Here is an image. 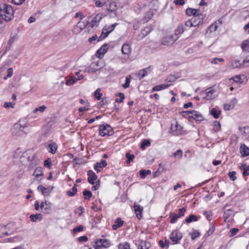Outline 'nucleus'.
Segmentation results:
<instances>
[{"label": "nucleus", "instance_id": "obj_1", "mask_svg": "<svg viewBox=\"0 0 249 249\" xmlns=\"http://www.w3.org/2000/svg\"><path fill=\"white\" fill-rule=\"evenodd\" d=\"M14 16V10L12 6L7 4H0V17L6 21L11 20Z\"/></svg>", "mask_w": 249, "mask_h": 249}, {"label": "nucleus", "instance_id": "obj_2", "mask_svg": "<svg viewBox=\"0 0 249 249\" xmlns=\"http://www.w3.org/2000/svg\"><path fill=\"white\" fill-rule=\"evenodd\" d=\"M182 113L184 114L183 115L184 116H188L189 118L195 120L196 121H202L204 119L202 115L196 110L182 111Z\"/></svg>", "mask_w": 249, "mask_h": 249}, {"label": "nucleus", "instance_id": "obj_3", "mask_svg": "<svg viewBox=\"0 0 249 249\" xmlns=\"http://www.w3.org/2000/svg\"><path fill=\"white\" fill-rule=\"evenodd\" d=\"M25 126H22L19 123H16L14 124L11 131L13 135L20 136L24 134V129Z\"/></svg>", "mask_w": 249, "mask_h": 249}, {"label": "nucleus", "instance_id": "obj_4", "mask_svg": "<svg viewBox=\"0 0 249 249\" xmlns=\"http://www.w3.org/2000/svg\"><path fill=\"white\" fill-rule=\"evenodd\" d=\"M113 131L111 127L107 124L101 125L99 127V134L101 136H110L113 134Z\"/></svg>", "mask_w": 249, "mask_h": 249}, {"label": "nucleus", "instance_id": "obj_5", "mask_svg": "<svg viewBox=\"0 0 249 249\" xmlns=\"http://www.w3.org/2000/svg\"><path fill=\"white\" fill-rule=\"evenodd\" d=\"M178 36L176 34L166 36L161 40V44L163 45H172L177 40Z\"/></svg>", "mask_w": 249, "mask_h": 249}, {"label": "nucleus", "instance_id": "obj_6", "mask_svg": "<svg viewBox=\"0 0 249 249\" xmlns=\"http://www.w3.org/2000/svg\"><path fill=\"white\" fill-rule=\"evenodd\" d=\"M186 211V207H182L178 210V213H171L169 217L171 218L170 222L171 223H175L178 218L184 216V213Z\"/></svg>", "mask_w": 249, "mask_h": 249}, {"label": "nucleus", "instance_id": "obj_7", "mask_svg": "<svg viewBox=\"0 0 249 249\" xmlns=\"http://www.w3.org/2000/svg\"><path fill=\"white\" fill-rule=\"evenodd\" d=\"M170 238L175 244H178L182 238V234L178 231L175 230L172 232Z\"/></svg>", "mask_w": 249, "mask_h": 249}, {"label": "nucleus", "instance_id": "obj_8", "mask_svg": "<svg viewBox=\"0 0 249 249\" xmlns=\"http://www.w3.org/2000/svg\"><path fill=\"white\" fill-rule=\"evenodd\" d=\"M110 246L109 242L105 239H100L95 242V249H100L102 247L107 248Z\"/></svg>", "mask_w": 249, "mask_h": 249}, {"label": "nucleus", "instance_id": "obj_9", "mask_svg": "<svg viewBox=\"0 0 249 249\" xmlns=\"http://www.w3.org/2000/svg\"><path fill=\"white\" fill-rule=\"evenodd\" d=\"M186 14L189 16H193V17H203V15L201 14L200 11L199 9H192L188 8L186 10Z\"/></svg>", "mask_w": 249, "mask_h": 249}, {"label": "nucleus", "instance_id": "obj_10", "mask_svg": "<svg viewBox=\"0 0 249 249\" xmlns=\"http://www.w3.org/2000/svg\"><path fill=\"white\" fill-rule=\"evenodd\" d=\"M206 96L204 98L208 100H212L214 98V94L215 93V90L214 89V87H211L207 88L205 90Z\"/></svg>", "mask_w": 249, "mask_h": 249}, {"label": "nucleus", "instance_id": "obj_11", "mask_svg": "<svg viewBox=\"0 0 249 249\" xmlns=\"http://www.w3.org/2000/svg\"><path fill=\"white\" fill-rule=\"evenodd\" d=\"M152 71V67L150 66L145 69L140 70L138 73V76L140 80L144 77L150 73Z\"/></svg>", "mask_w": 249, "mask_h": 249}, {"label": "nucleus", "instance_id": "obj_12", "mask_svg": "<svg viewBox=\"0 0 249 249\" xmlns=\"http://www.w3.org/2000/svg\"><path fill=\"white\" fill-rule=\"evenodd\" d=\"M10 225H0V237L8 235L11 234V232H9L8 229L9 228Z\"/></svg>", "mask_w": 249, "mask_h": 249}, {"label": "nucleus", "instance_id": "obj_13", "mask_svg": "<svg viewBox=\"0 0 249 249\" xmlns=\"http://www.w3.org/2000/svg\"><path fill=\"white\" fill-rule=\"evenodd\" d=\"M102 16L103 14L101 13L97 14L89 22V26L93 28L97 23H98L103 18Z\"/></svg>", "mask_w": 249, "mask_h": 249}, {"label": "nucleus", "instance_id": "obj_14", "mask_svg": "<svg viewBox=\"0 0 249 249\" xmlns=\"http://www.w3.org/2000/svg\"><path fill=\"white\" fill-rule=\"evenodd\" d=\"M108 49V44H104L97 51L96 53V56L100 58L107 52Z\"/></svg>", "mask_w": 249, "mask_h": 249}, {"label": "nucleus", "instance_id": "obj_15", "mask_svg": "<svg viewBox=\"0 0 249 249\" xmlns=\"http://www.w3.org/2000/svg\"><path fill=\"white\" fill-rule=\"evenodd\" d=\"M88 182L91 184H93L94 183V181L95 180H96L97 178V176L96 175L95 173L92 170H89L88 171Z\"/></svg>", "mask_w": 249, "mask_h": 249}, {"label": "nucleus", "instance_id": "obj_16", "mask_svg": "<svg viewBox=\"0 0 249 249\" xmlns=\"http://www.w3.org/2000/svg\"><path fill=\"white\" fill-rule=\"evenodd\" d=\"M171 130L174 135H178L181 134L182 128L180 125L176 123L175 126H172Z\"/></svg>", "mask_w": 249, "mask_h": 249}, {"label": "nucleus", "instance_id": "obj_17", "mask_svg": "<svg viewBox=\"0 0 249 249\" xmlns=\"http://www.w3.org/2000/svg\"><path fill=\"white\" fill-rule=\"evenodd\" d=\"M107 165V163L106 160H102L100 162H97L94 167V169L97 172H100V168L105 167Z\"/></svg>", "mask_w": 249, "mask_h": 249}, {"label": "nucleus", "instance_id": "obj_18", "mask_svg": "<svg viewBox=\"0 0 249 249\" xmlns=\"http://www.w3.org/2000/svg\"><path fill=\"white\" fill-rule=\"evenodd\" d=\"M99 65L98 62L93 63L89 66L86 68V71L88 72H94L98 70V67Z\"/></svg>", "mask_w": 249, "mask_h": 249}, {"label": "nucleus", "instance_id": "obj_19", "mask_svg": "<svg viewBox=\"0 0 249 249\" xmlns=\"http://www.w3.org/2000/svg\"><path fill=\"white\" fill-rule=\"evenodd\" d=\"M134 208L137 218L138 219H140L142 217V211H143V207L140 206L139 205H138L136 203H135Z\"/></svg>", "mask_w": 249, "mask_h": 249}, {"label": "nucleus", "instance_id": "obj_20", "mask_svg": "<svg viewBox=\"0 0 249 249\" xmlns=\"http://www.w3.org/2000/svg\"><path fill=\"white\" fill-rule=\"evenodd\" d=\"M151 32V28L150 27H146L142 31L141 34L138 35V40L142 39L144 36H146Z\"/></svg>", "mask_w": 249, "mask_h": 249}, {"label": "nucleus", "instance_id": "obj_21", "mask_svg": "<svg viewBox=\"0 0 249 249\" xmlns=\"http://www.w3.org/2000/svg\"><path fill=\"white\" fill-rule=\"evenodd\" d=\"M240 153L243 157H247L249 155V148L245 144H243L240 146Z\"/></svg>", "mask_w": 249, "mask_h": 249}, {"label": "nucleus", "instance_id": "obj_22", "mask_svg": "<svg viewBox=\"0 0 249 249\" xmlns=\"http://www.w3.org/2000/svg\"><path fill=\"white\" fill-rule=\"evenodd\" d=\"M39 163V160L36 157V156H34L32 157V159L31 161V162L29 164L28 167L29 170L33 169Z\"/></svg>", "mask_w": 249, "mask_h": 249}, {"label": "nucleus", "instance_id": "obj_23", "mask_svg": "<svg viewBox=\"0 0 249 249\" xmlns=\"http://www.w3.org/2000/svg\"><path fill=\"white\" fill-rule=\"evenodd\" d=\"M240 132L242 133L243 138L245 139H249V126H246L243 128H240Z\"/></svg>", "mask_w": 249, "mask_h": 249}, {"label": "nucleus", "instance_id": "obj_24", "mask_svg": "<svg viewBox=\"0 0 249 249\" xmlns=\"http://www.w3.org/2000/svg\"><path fill=\"white\" fill-rule=\"evenodd\" d=\"M124 223V221H123L121 218H117L115 221V224L112 225V229L113 230H116L118 228L123 226Z\"/></svg>", "mask_w": 249, "mask_h": 249}, {"label": "nucleus", "instance_id": "obj_25", "mask_svg": "<svg viewBox=\"0 0 249 249\" xmlns=\"http://www.w3.org/2000/svg\"><path fill=\"white\" fill-rule=\"evenodd\" d=\"M122 53L128 55L131 53V48L129 44H124L122 47Z\"/></svg>", "mask_w": 249, "mask_h": 249}, {"label": "nucleus", "instance_id": "obj_26", "mask_svg": "<svg viewBox=\"0 0 249 249\" xmlns=\"http://www.w3.org/2000/svg\"><path fill=\"white\" fill-rule=\"evenodd\" d=\"M236 99L232 100L229 104H226L224 105V108L225 110H229L234 108L235 104L236 103Z\"/></svg>", "mask_w": 249, "mask_h": 249}, {"label": "nucleus", "instance_id": "obj_27", "mask_svg": "<svg viewBox=\"0 0 249 249\" xmlns=\"http://www.w3.org/2000/svg\"><path fill=\"white\" fill-rule=\"evenodd\" d=\"M57 148L56 144L54 142H52L48 144L47 149L50 153L53 154L56 152Z\"/></svg>", "mask_w": 249, "mask_h": 249}, {"label": "nucleus", "instance_id": "obj_28", "mask_svg": "<svg viewBox=\"0 0 249 249\" xmlns=\"http://www.w3.org/2000/svg\"><path fill=\"white\" fill-rule=\"evenodd\" d=\"M33 175H35L36 178H38L39 177L43 176V169L41 167H36L34 171Z\"/></svg>", "mask_w": 249, "mask_h": 249}, {"label": "nucleus", "instance_id": "obj_29", "mask_svg": "<svg viewBox=\"0 0 249 249\" xmlns=\"http://www.w3.org/2000/svg\"><path fill=\"white\" fill-rule=\"evenodd\" d=\"M37 190L41 192L42 194L44 196L48 195L50 193V191L48 188H45L41 185L38 186Z\"/></svg>", "mask_w": 249, "mask_h": 249}, {"label": "nucleus", "instance_id": "obj_30", "mask_svg": "<svg viewBox=\"0 0 249 249\" xmlns=\"http://www.w3.org/2000/svg\"><path fill=\"white\" fill-rule=\"evenodd\" d=\"M242 63L240 62L239 60H235L231 62L230 67L232 69L242 68Z\"/></svg>", "mask_w": 249, "mask_h": 249}, {"label": "nucleus", "instance_id": "obj_31", "mask_svg": "<svg viewBox=\"0 0 249 249\" xmlns=\"http://www.w3.org/2000/svg\"><path fill=\"white\" fill-rule=\"evenodd\" d=\"M30 218L33 222H36L37 219L41 221L42 220V215L41 213L32 214L30 215Z\"/></svg>", "mask_w": 249, "mask_h": 249}, {"label": "nucleus", "instance_id": "obj_32", "mask_svg": "<svg viewBox=\"0 0 249 249\" xmlns=\"http://www.w3.org/2000/svg\"><path fill=\"white\" fill-rule=\"evenodd\" d=\"M169 86H170L169 84H166V85L162 84V85H158V86H155L153 88L152 91H159V90H160L162 89H167Z\"/></svg>", "mask_w": 249, "mask_h": 249}, {"label": "nucleus", "instance_id": "obj_33", "mask_svg": "<svg viewBox=\"0 0 249 249\" xmlns=\"http://www.w3.org/2000/svg\"><path fill=\"white\" fill-rule=\"evenodd\" d=\"M210 114L215 118L217 119L219 118L221 114V111L217 110L215 108H213L210 111Z\"/></svg>", "mask_w": 249, "mask_h": 249}, {"label": "nucleus", "instance_id": "obj_34", "mask_svg": "<svg viewBox=\"0 0 249 249\" xmlns=\"http://www.w3.org/2000/svg\"><path fill=\"white\" fill-rule=\"evenodd\" d=\"M153 11L152 10H150L145 13V15L143 18V20H144V22H147L153 17Z\"/></svg>", "mask_w": 249, "mask_h": 249}, {"label": "nucleus", "instance_id": "obj_35", "mask_svg": "<svg viewBox=\"0 0 249 249\" xmlns=\"http://www.w3.org/2000/svg\"><path fill=\"white\" fill-rule=\"evenodd\" d=\"M241 167H243V176L244 177L249 175V166H247V164L243 163L241 165Z\"/></svg>", "mask_w": 249, "mask_h": 249}, {"label": "nucleus", "instance_id": "obj_36", "mask_svg": "<svg viewBox=\"0 0 249 249\" xmlns=\"http://www.w3.org/2000/svg\"><path fill=\"white\" fill-rule=\"evenodd\" d=\"M198 220L197 217L194 214H190L188 218H186L185 221L187 223H190L193 221L196 222Z\"/></svg>", "mask_w": 249, "mask_h": 249}, {"label": "nucleus", "instance_id": "obj_37", "mask_svg": "<svg viewBox=\"0 0 249 249\" xmlns=\"http://www.w3.org/2000/svg\"><path fill=\"white\" fill-rule=\"evenodd\" d=\"M106 29L103 28L102 29V32L100 36L98 37V41H101L104 39L106 38L109 34V33H107L106 31Z\"/></svg>", "mask_w": 249, "mask_h": 249}, {"label": "nucleus", "instance_id": "obj_38", "mask_svg": "<svg viewBox=\"0 0 249 249\" xmlns=\"http://www.w3.org/2000/svg\"><path fill=\"white\" fill-rule=\"evenodd\" d=\"M117 25H118V24L115 23L114 24H111V25H106L103 28H106V31L110 34L114 30L115 27Z\"/></svg>", "mask_w": 249, "mask_h": 249}, {"label": "nucleus", "instance_id": "obj_39", "mask_svg": "<svg viewBox=\"0 0 249 249\" xmlns=\"http://www.w3.org/2000/svg\"><path fill=\"white\" fill-rule=\"evenodd\" d=\"M117 9V4L115 2H110L109 7L108 8V11L109 12H115Z\"/></svg>", "mask_w": 249, "mask_h": 249}, {"label": "nucleus", "instance_id": "obj_40", "mask_svg": "<svg viewBox=\"0 0 249 249\" xmlns=\"http://www.w3.org/2000/svg\"><path fill=\"white\" fill-rule=\"evenodd\" d=\"M141 246L144 249H149L151 247V244L150 242H147L145 240H141L140 242Z\"/></svg>", "mask_w": 249, "mask_h": 249}, {"label": "nucleus", "instance_id": "obj_41", "mask_svg": "<svg viewBox=\"0 0 249 249\" xmlns=\"http://www.w3.org/2000/svg\"><path fill=\"white\" fill-rule=\"evenodd\" d=\"M150 145V142L149 140L144 139L143 140L141 144V148L142 149H144L146 147H148Z\"/></svg>", "mask_w": 249, "mask_h": 249}, {"label": "nucleus", "instance_id": "obj_42", "mask_svg": "<svg viewBox=\"0 0 249 249\" xmlns=\"http://www.w3.org/2000/svg\"><path fill=\"white\" fill-rule=\"evenodd\" d=\"M203 18V17H200L199 18L198 17H193L191 19H194V23L195 24H194V27H196L197 25H198L201 22Z\"/></svg>", "mask_w": 249, "mask_h": 249}, {"label": "nucleus", "instance_id": "obj_43", "mask_svg": "<svg viewBox=\"0 0 249 249\" xmlns=\"http://www.w3.org/2000/svg\"><path fill=\"white\" fill-rule=\"evenodd\" d=\"M140 175L142 178H145L147 175H149L151 173V171L150 170H142L139 171Z\"/></svg>", "mask_w": 249, "mask_h": 249}, {"label": "nucleus", "instance_id": "obj_44", "mask_svg": "<svg viewBox=\"0 0 249 249\" xmlns=\"http://www.w3.org/2000/svg\"><path fill=\"white\" fill-rule=\"evenodd\" d=\"M47 108V107L45 105H42L39 107L36 108L33 111V112L34 113H36L37 112H44L46 109Z\"/></svg>", "mask_w": 249, "mask_h": 249}, {"label": "nucleus", "instance_id": "obj_45", "mask_svg": "<svg viewBox=\"0 0 249 249\" xmlns=\"http://www.w3.org/2000/svg\"><path fill=\"white\" fill-rule=\"evenodd\" d=\"M184 32L183 26L182 25H180L178 26V28L176 30L174 34H176L178 37V35L181 34Z\"/></svg>", "mask_w": 249, "mask_h": 249}, {"label": "nucleus", "instance_id": "obj_46", "mask_svg": "<svg viewBox=\"0 0 249 249\" xmlns=\"http://www.w3.org/2000/svg\"><path fill=\"white\" fill-rule=\"evenodd\" d=\"M214 127L213 130L215 132H217L221 129V124L220 123L217 121H215L213 122Z\"/></svg>", "mask_w": 249, "mask_h": 249}, {"label": "nucleus", "instance_id": "obj_47", "mask_svg": "<svg viewBox=\"0 0 249 249\" xmlns=\"http://www.w3.org/2000/svg\"><path fill=\"white\" fill-rule=\"evenodd\" d=\"M241 48L244 50H248L249 49V40H246L243 42L241 44Z\"/></svg>", "mask_w": 249, "mask_h": 249}, {"label": "nucleus", "instance_id": "obj_48", "mask_svg": "<svg viewBox=\"0 0 249 249\" xmlns=\"http://www.w3.org/2000/svg\"><path fill=\"white\" fill-rule=\"evenodd\" d=\"M83 195L84 196V198L85 199H89V198L92 196L91 192L89 190L84 191L83 192Z\"/></svg>", "mask_w": 249, "mask_h": 249}, {"label": "nucleus", "instance_id": "obj_49", "mask_svg": "<svg viewBox=\"0 0 249 249\" xmlns=\"http://www.w3.org/2000/svg\"><path fill=\"white\" fill-rule=\"evenodd\" d=\"M125 157L127 159L126 163L129 164L130 162L134 159L135 157L134 155L130 154L129 153L127 152L125 154Z\"/></svg>", "mask_w": 249, "mask_h": 249}, {"label": "nucleus", "instance_id": "obj_50", "mask_svg": "<svg viewBox=\"0 0 249 249\" xmlns=\"http://www.w3.org/2000/svg\"><path fill=\"white\" fill-rule=\"evenodd\" d=\"M119 98H117L115 99V102L117 103H121L123 101L124 99V94L123 93H119L118 95Z\"/></svg>", "mask_w": 249, "mask_h": 249}, {"label": "nucleus", "instance_id": "obj_51", "mask_svg": "<svg viewBox=\"0 0 249 249\" xmlns=\"http://www.w3.org/2000/svg\"><path fill=\"white\" fill-rule=\"evenodd\" d=\"M77 188H75V187H72L71 191L69 190L67 191V195L70 196H73L77 193Z\"/></svg>", "mask_w": 249, "mask_h": 249}, {"label": "nucleus", "instance_id": "obj_52", "mask_svg": "<svg viewBox=\"0 0 249 249\" xmlns=\"http://www.w3.org/2000/svg\"><path fill=\"white\" fill-rule=\"evenodd\" d=\"M100 89H98L96 90V91L94 92V96L97 99V100H100L102 96L103 95L102 93H100Z\"/></svg>", "mask_w": 249, "mask_h": 249}, {"label": "nucleus", "instance_id": "obj_53", "mask_svg": "<svg viewBox=\"0 0 249 249\" xmlns=\"http://www.w3.org/2000/svg\"><path fill=\"white\" fill-rule=\"evenodd\" d=\"M119 249H129L130 245L128 243H121L119 245Z\"/></svg>", "mask_w": 249, "mask_h": 249}, {"label": "nucleus", "instance_id": "obj_54", "mask_svg": "<svg viewBox=\"0 0 249 249\" xmlns=\"http://www.w3.org/2000/svg\"><path fill=\"white\" fill-rule=\"evenodd\" d=\"M242 68L249 67V56H247L242 63Z\"/></svg>", "mask_w": 249, "mask_h": 249}, {"label": "nucleus", "instance_id": "obj_55", "mask_svg": "<svg viewBox=\"0 0 249 249\" xmlns=\"http://www.w3.org/2000/svg\"><path fill=\"white\" fill-rule=\"evenodd\" d=\"M235 175H236L235 171L230 172L228 174V176H229V178L232 181H234L236 179V177L235 176Z\"/></svg>", "mask_w": 249, "mask_h": 249}, {"label": "nucleus", "instance_id": "obj_56", "mask_svg": "<svg viewBox=\"0 0 249 249\" xmlns=\"http://www.w3.org/2000/svg\"><path fill=\"white\" fill-rule=\"evenodd\" d=\"M214 231V227L213 225H211L210 229L207 231L205 234L206 237H208L211 235Z\"/></svg>", "mask_w": 249, "mask_h": 249}, {"label": "nucleus", "instance_id": "obj_57", "mask_svg": "<svg viewBox=\"0 0 249 249\" xmlns=\"http://www.w3.org/2000/svg\"><path fill=\"white\" fill-rule=\"evenodd\" d=\"M173 155L176 158H180L182 156V151L180 149H179L174 153Z\"/></svg>", "mask_w": 249, "mask_h": 249}, {"label": "nucleus", "instance_id": "obj_58", "mask_svg": "<svg viewBox=\"0 0 249 249\" xmlns=\"http://www.w3.org/2000/svg\"><path fill=\"white\" fill-rule=\"evenodd\" d=\"M15 105V103L14 102H6L4 103L3 106L5 108H14Z\"/></svg>", "mask_w": 249, "mask_h": 249}, {"label": "nucleus", "instance_id": "obj_59", "mask_svg": "<svg viewBox=\"0 0 249 249\" xmlns=\"http://www.w3.org/2000/svg\"><path fill=\"white\" fill-rule=\"evenodd\" d=\"M194 21V19H190L187 21L185 23V26L188 27H194V24H195Z\"/></svg>", "mask_w": 249, "mask_h": 249}, {"label": "nucleus", "instance_id": "obj_60", "mask_svg": "<svg viewBox=\"0 0 249 249\" xmlns=\"http://www.w3.org/2000/svg\"><path fill=\"white\" fill-rule=\"evenodd\" d=\"M13 73V69L12 68H10L7 70V75L4 77V79H6L8 78L11 77Z\"/></svg>", "mask_w": 249, "mask_h": 249}, {"label": "nucleus", "instance_id": "obj_61", "mask_svg": "<svg viewBox=\"0 0 249 249\" xmlns=\"http://www.w3.org/2000/svg\"><path fill=\"white\" fill-rule=\"evenodd\" d=\"M232 79L236 83H242L243 82L240 75H236L234 77H232Z\"/></svg>", "mask_w": 249, "mask_h": 249}, {"label": "nucleus", "instance_id": "obj_62", "mask_svg": "<svg viewBox=\"0 0 249 249\" xmlns=\"http://www.w3.org/2000/svg\"><path fill=\"white\" fill-rule=\"evenodd\" d=\"M130 80L128 76H127L125 78V83L123 85V87L126 89L129 87L130 85Z\"/></svg>", "mask_w": 249, "mask_h": 249}, {"label": "nucleus", "instance_id": "obj_63", "mask_svg": "<svg viewBox=\"0 0 249 249\" xmlns=\"http://www.w3.org/2000/svg\"><path fill=\"white\" fill-rule=\"evenodd\" d=\"M71 77L72 79V82L73 84H74L75 83H76L78 80L83 79L84 77L83 75H80L79 76H78V77L77 78H76V77H75L73 76H72Z\"/></svg>", "mask_w": 249, "mask_h": 249}, {"label": "nucleus", "instance_id": "obj_64", "mask_svg": "<svg viewBox=\"0 0 249 249\" xmlns=\"http://www.w3.org/2000/svg\"><path fill=\"white\" fill-rule=\"evenodd\" d=\"M223 62L224 61V59L223 58H214L213 59V60H212L211 61V63L212 64H217V62Z\"/></svg>", "mask_w": 249, "mask_h": 249}]
</instances>
